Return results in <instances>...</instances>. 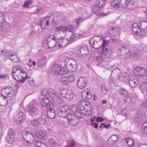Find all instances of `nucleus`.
<instances>
[{
	"instance_id": "1",
	"label": "nucleus",
	"mask_w": 147,
	"mask_h": 147,
	"mask_svg": "<svg viewBox=\"0 0 147 147\" xmlns=\"http://www.w3.org/2000/svg\"><path fill=\"white\" fill-rule=\"evenodd\" d=\"M79 110L82 114L89 116L91 115L92 106L90 102L82 100L79 102Z\"/></svg>"
},
{
	"instance_id": "2",
	"label": "nucleus",
	"mask_w": 147,
	"mask_h": 147,
	"mask_svg": "<svg viewBox=\"0 0 147 147\" xmlns=\"http://www.w3.org/2000/svg\"><path fill=\"white\" fill-rule=\"evenodd\" d=\"M65 68L68 71L74 72L77 67V62L73 59L67 58L64 61Z\"/></svg>"
},
{
	"instance_id": "3",
	"label": "nucleus",
	"mask_w": 147,
	"mask_h": 147,
	"mask_svg": "<svg viewBox=\"0 0 147 147\" xmlns=\"http://www.w3.org/2000/svg\"><path fill=\"white\" fill-rule=\"evenodd\" d=\"M82 115L79 113H78L77 114L72 115L71 113L69 116H68L67 119L68 122L69 124L73 125H77L79 122V119L82 118Z\"/></svg>"
},
{
	"instance_id": "4",
	"label": "nucleus",
	"mask_w": 147,
	"mask_h": 147,
	"mask_svg": "<svg viewBox=\"0 0 147 147\" xmlns=\"http://www.w3.org/2000/svg\"><path fill=\"white\" fill-rule=\"evenodd\" d=\"M120 4H122V7L130 10H132L137 7L136 1L132 0H120Z\"/></svg>"
},
{
	"instance_id": "5",
	"label": "nucleus",
	"mask_w": 147,
	"mask_h": 147,
	"mask_svg": "<svg viewBox=\"0 0 147 147\" xmlns=\"http://www.w3.org/2000/svg\"><path fill=\"white\" fill-rule=\"evenodd\" d=\"M57 38L53 35H50L46 39V43L48 46L50 48L55 47L57 48Z\"/></svg>"
},
{
	"instance_id": "6",
	"label": "nucleus",
	"mask_w": 147,
	"mask_h": 147,
	"mask_svg": "<svg viewBox=\"0 0 147 147\" xmlns=\"http://www.w3.org/2000/svg\"><path fill=\"white\" fill-rule=\"evenodd\" d=\"M46 19H47L45 24L46 29H48L49 27H51L53 24H56L58 20L57 17L53 14L48 15L46 16Z\"/></svg>"
},
{
	"instance_id": "7",
	"label": "nucleus",
	"mask_w": 147,
	"mask_h": 147,
	"mask_svg": "<svg viewBox=\"0 0 147 147\" xmlns=\"http://www.w3.org/2000/svg\"><path fill=\"white\" fill-rule=\"evenodd\" d=\"M22 138L27 143L30 144L34 143V136L31 133L28 131H24L22 134Z\"/></svg>"
},
{
	"instance_id": "8",
	"label": "nucleus",
	"mask_w": 147,
	"mask_h": 147,
	"mask_svg": "<svg viewBox=\"0 0 147 147\" xmlns=\"http://www.w3.org/2000/svg\"><path fill=\"white\" fill-rule=\"evenodd\" d=\"M71 113L68 107L67 106H62L59 109L58 114L60 116L63 117H66L67 118Z\"/></svg>"
},
{
	"instance_id": "9",
	"label": "nucleus",
	"mask_w": 147,
	"mask_h": 147,
	"mask_svg": "<svg viewBox=\"0 0 147 147\" xmlns=\"http://www.w3.org/2000/svg\"><path fill=\"white\" fill-rule=\"evenodd\" d=\"M106 1L105 0H97L95 3H94V7L92 8V14L93 12H97L100 11L101 8L105 5Z\"/></svg>"
},
{
	"instance_id": "10",
	"label": "nucleus",
	"mask_w": 147,
	"mask_h": 147,
	"mask_svg": "<svg viewBox=\"0 0 147 147\" xmlns=\"http://www.w3.org/2000/svg\"><path fill=\"white\" fill-rule=\"evenodd\" d=\"M77 53L79 56L85 58L89 54V50L87 47L82 46L77 49Z\"/></svg>"
},
{
	"instance_id": "11",
	"label": "nucleus",
	"mask_w": 147,
	"mask_h": 147,
	"mask_svg": "<svg viewBox=\"0 0 147 147\" xmlns=\"http://www.w3.org/2000/svg\"><path fill=\"white\" fill-rule=\"evenodd\" d=\"M60 93L63 97L69 100H72L74 96L73 93L69 90L66 89L62 90Z\"/></svg>"
},
{
	"instance_id": "12",
	"label": "nucleus",
	"mask_w": 147,
	"mask_h": 147,
	"mask_svg": "<svg viewBox=\"0 0 147 147\" xmlns=\"http://www.w3.org/2000/svg\"><path fill=\"white\" fill-rule=\"evenodd\" d=\"M29 114L31 116L37 115L38 113V109L36 104H32L29 105L27 108Z\"/></svg>"
},
{
	"instance_id": "13",
	"label": "nucleus",
	"mask_w": 147,
	"mask_h": 147,
	"mask_svg": "<svg viewBox=\"0 0 147 147\" xmlns=\"http://www.w3.org/2000/svg\"><path fill=\"white\" fill-rule=\"evenodd\" d=\"M133 73L136 76L144 77L147 74V70L142 67H137L134 69Z\"/></svg>"
},
{
	"instance_id": "14",
	"label": "nucleus",
	"mask_w": 147,
	"mask_h": 147,
	"mask_svg": "<svg viewBox=\"0 0 147 147\" xmlns=\"http://www.w3.org/2000/svg\"><path fill=\"white\" fill-rule=\"evenodd\" d=\"M49 96L51 99L56 103L60 104L62 102L61 97H60L58 94L55 91L50 92L49 94Z\"/></svg>"
},
{
	"instance_id": "15",
	"label": "nucleus",
	"mask_w": 147,
	"mask_h": 147,
	"mask_svg": "<svg viewBox=\"0 0 147 147\" xmlns=\"http://www.w3.org/2000/svg\"><path fill=\"white\" fill-rule=\"evenodd\" d=\"M53 70L57 74L63 75L67 73L64 67L59 64H56L53 67Z\"/></svg>"
},
{
	"instance_id": "16",
	"label": "nucleus",
	"mask_w": 147,
	"mask_h": 147,
	"mask_svg": "<svg viewBox=\"0 0 147 147\" xmlns=\"http://www.w3.org/2000/svg\"><path fill=\"white\" fill-rule=\"evenodd\" d=\"M87 84V80L84 77L80 78L77 82V87L80 89L84 88Z\"/></svg>"
},
{
	"instance_id": "17",
	"label": "nucleus",
	"mask_w": 147,
	"mask_h": 147,
	"mask_svg": "<svg viewBox=\"0 0 147 147\" xmlns=\"http://www.w3.org/2000/svg\"><path fill=\"white\" fill-rule=\"evenodd\" d=\"M118 51V53H121L123 55H125L126 57L127 58L129 57L131 54L130 49L129 48L125 46L120 47Z\"/></svg>"
},
{
	"instance_id": "18",
	"label": "nucleus",
	"mask_w": 147,
	"mask_h": 147,
	"mask_svg": "<svg viewBox=\"0 0 147 147\" xmlns=\"http://www.w3.org/2000/svg\"><path fill=\"white\" fill-rule=\"evenodd\" d=\"M109 39L108 40L104 39L103 41L102 44L101 46L102 48H105L108 45H111V44H114L116 42V40L115 39L112 38L109 36Z\"/></svg>"
},
{
	"instance_id": "19",
	"label": "nucleus",
	"mask_w": 147,
	"mask_h": 147,
	"mask_svg": "<svg viewBox=\"0 0 147 147\" xmlns=\"http://www.w3.org/2000/svg\"><path fill=\"white\" fill-rule=\"evenodd\" d=\"M51 98L50 97H47L46 96L43 97L41 100L42 102V105L43 106H47L49 107H51V105L53 104V102L51 100Z\"/></svg>"
},
{
	"instance_id": "20",
	"label": "nucleus",
	"mask_w": 147,
	"mask_h": 147,
	"mask_svg": "<svg viewBox=\"0 0 147 147\" xmlns=\"http://www.w3.org/2000/svg\"><path fill=\"white\" fill-rule=\"evenodd\" d=\"M57 48L63 47L65 46L68 43V40L65 38L59 39L57 38Z\"/></svg>"
},
{
	"instance_id": "21",
	"label": "nucleus",
	"mask_w": 147,
	"mask_h": 147,
	"mask_svg": "<svg viewBox=\"0 0 147 147\" xmlns=\"http://www.w3.org/2000/svg\"><path fill=\"white\" fill-rule=\"evenodd\" d=\"M132 30L137 35L142 34V30L140 28L139 24L134 23L132 24Z\"/></svg>"
},
{
	"instance_id": "22",
	"label": "nucleus",
	"mask_w": 147,
	"mask_h": 147,
	"mask_svg": "<svg viewBox=\"0 0 147 147\" xmlns=\"http://www.w3.org/2000/svg\"><path fill=\"white\" fill-rule=\"evenodd\" d=\"M4 57L7 59L9 58L12 61L15 62L16 61L17 57L14 54L12 53V52L8 51L6 52Z\"/></svg>"
},
{
	"instance_id": "23",
	"label": "nucleus",
	"mask_w": 147,
	"mask_h": 147,
	"mask_svg": "<svg viewBox=\"0 0 147 147\" xmlns=\"http://www.w3.org/2000/svg\"><path fill=\"white\" fill-rule=\"evenodd\" d=\"M79 107H78L75 105H72L70 107V112L71 113H73L72 115H76L78 113H80L81 114H82L79 110Z\"/></svg>"
},
{
	"instance_id": "24",
	"label": "nucleus",
	"mask_w": 147,
	"mask_h": 147,
	"mask_svg": "<svg viewBox=\"0 0 147 147\" xmlns=\"http://www.w3.org/2000/svg\"><path fill=\"white\" fill-rule=\"evenodd\" d=\"M25 76H22V74L16 75L13 77L14 79L16 81L20 82L23 83L27 79V76H26V74L25 73Z\"/></svg>"
},
{
	"instance_id": "25",
	"label": "nucleus",
	"mask_w": 147,
	"mask_h": 147,
	"mask_svg": "<svg viewBox=\"0 0 147 147\" xmlns=\"http://www.w3.org/2000/svg\"><path fill=\"white\" fill-rule=\"evenodd\" d=\"M119 30L118 27L113 26L109 28L108 32L110 34H111L112 36H115L117 35L119 32Z\"/></svg>"
},
{
	"instance_id": "26",
	"label": "nucleus",
	"mask_w": 147,
	"mask_h": 147,
	"mask_svg": "<svg viewBox=\"0 0 147 147\" xmlns=\"http://www.w3.org/2000/svg\"><path fill=\"white\" fill-rule=\"evenodd\" d=\"M49 109L47 111V114L48 117L51 119L54 118L56 115V111L50 107H49Z\"/></svg>"
},
{
	"instance_id": "27",
	"label": "nucleus",
	"mask_w": 147,
	"mask_h": 147,
	"mask_svg": "<svg viewBox=\"0 0 147 147\" xmlns=\"http://www.w3.org/2000/svg\"><path fill=\"white\" fill-rule=\"evenodd\" d=\"M82 96L83 99H89L92 97L91 93L89 90H86L82 92Z\"/></svg>"
},
{
	"instance_id": "28",
	"label": "nucleus",
	"mask_w": 147,
	"mask_h": 147,
	"mask_svg": "<svg viewBox=\"0 0 147 147\" xmlns=\"http://www.w3.org/2000/svg\"><path fill=\"white\" fill-rule=\"evenodd\" d=\"M24 114L23 112H21L18 113L16 115V117L17 118V123H19L22 122L24 119Z\"/></svg>"
},
{
	"instance_id": "29",
	"label": "nucleus",
	"mask_w": 147,
	"mask_h": 147,
	"mask_svg": "<svg viewBox=\"0 0 147 147\" xmlns=\"http://www.w3.org/2000/svg\"><path fill=\"white\" fill-rule=\"evenodd\" d=\"M1 94L3 98L1 99L0 105L3 106H6L9 102H10V100H8V98H7V97L5 96L4 95H3L2 93Z\"/></svg>"
},
{
	"instance_id": "30",
	"label": "nucleus",
	"mask_w": 147,
	"mask_h": 147,
	"mask_svg": "<svg viewBox=\"0 0 147 147\" xmlns=\"http://www.w3.org/2000/svg\"><path fill=\"white\" fill-rule=\"evenodd\" d=\"M46 133L44 131H39L37 132L36 134V137L40 139H45Z\"/></svg>"
},
{
	"instance_id": "31",
	"label": "nucleus",
	"mask_w": 147,
	"mask_h": 147,
	"mask_svg": "<svg viewBox=\"0 0 147 147\" xmlns=\"http://www.w3.org/2000/svg\"><path fill=\"white\" fill-rule=\"evenodd\" d=\"M142 32H146L147 31V22L146 21H141L139 24Z\"/></svg>"
},
{
	"instance_id": "32",
	"label": "nucleus",
	"mask_w": 147,
	"mask_h": 147,
	"mask_svg": "<svg viewBox=\"0 0 147 147\" xmlns=\"http://www.w3.org/2000/svg\"><path fill=\"white\" fill-rule=\"evenodd\" d=\"M25 71L23 70H20V68H17L16 69V71H13L12 74V75L13 77H15V76L16 75L22 74V73L24 75Z\"/></svg>"
},
{
	"instance_id": "33",
	"label": "nucleus",
	"mask_w": 147,
	"mask_h": 147,
	"mask_svg": "<svg viewBox=\"0 0 147 147\" xmlns=\"http://www.w3.org/2000/svg\"><path fill=\"white\" fill-rule=\"evenodd\" d=\"M47 19H46V17L44 18H42L40 19L38 23L40 26V28L42 29L46 28V23L47 22Z\"/></svg>"
},
{
	"instance_id": "34",
	"label": "nucleus",
	"mask_w": 147,
	"mask_h": 147,
	"mask_svg": "<svg viewBox=\"0 0 147 147\" xmlns=\"http://www.w3.org/2000/svg\"><path fill=\"white\" fill-rule=\"evenodd\" d=\"M103 52V54L106 57V58L108 57L111 54V50L108 49L107 48H102Z\"/></svg>"
},
{
	"instance_id": "35",
	"label": "nucleus",
	"mask_w": 147,
	"mask_h": 147,
	"mask_svg": "<svg viewBox=\"0 0 147 147\" xmlns=\"http://www.w3.org/2000/svg\"><path fill=\"white\" fill-rule=\"evenodd\" d=\"M34 25L32 27V29L34 32L36 33L38 31H41V30L40 29L42 30V29L40 28V26L38 23H34Z\"/></svg>"
},
{
	"instance_id": "36",
	"label": "nucleus",
	"mask_w": 147,
	"mask_h": 147,
	"mask_svg": "<svg viewBox=\"0 0 147 147\" xmlns=\"http://www.w3.org/2000/svg\"><path fill=\"white\" fill-rule=\"evenodd\" d=\"M4 14L1 13H0V23H1V27L5 26L7 23V22L4 19Z\"/></svg>"
},
{
	"instance_id": "37",
	"label": "nucleus",
	"mask_w": 147,
	"mask_h": 147,
	"mask_svg": "<svg viewBox=\"0 0 147 147\" xmlns=\"http://www.w3.org/2000/svg\"><path fill=\"white\" fill-rule=\"evenodd\" d=\"M121 73L120 70L118 68H116L113 70L111 73V75H113L114 74H115L117 76V79L118 82L120 80V76H119V74Z\"/></svg>"
},
{
	"instance_id": "38",
	"label": "nucleus",
	"mask_w": 147,
	"mask_h": 147,
	"mask_svg": "<svg viewBox=\"0 0 147 147\" xmlns=\"http://www.w3.org/2000/svg\"><path fill=\"white\" fill-rule=\"evenodd\" d=\"M133 79H130L129 81V83L130 87L132 88H134L136 87L138 84L139 83V82Z\"/></svg>"
},
{
	"instance_id": "39",
	"label": "nucleus",
	"mask_w": 147,
	"mask_h": 147,
	"mask_svg": "<svg viewBox=\"0 0 147 147\" xmlns=\"http://www.w3.org/2000/svg\"><path fill=\"white\" fill-rule=\"evenodd\" d=\"M74 32L75 34L76 37L78 38H82L86 34V33L82 30H79L78 31Z\"/></svg>"
},
{
	"instance_id": "40",
	"label": "nucleus",
	"mask_w": 147,
	"mask_h": 147,
	"mask_svg": "<svg viewBox=\"0 0 147 147\" xmlns=\"http://www.w3.org/2000/svg\"><path fill=\"white\" fill-rule=\"evenodd\" d=\"M128 145L130 146H133L135 144V142L132 138H129L125 139Z\"/></svg>"
},
{
	"instance_id": "41",
	"label": "nucleus",
	"mask_w": 147,
	"mask_h": 147,
	"mask_svg": "<svg viewBox=\"0 0 147 147\" xmlns=\"http://www.w3.org/2000/svg\"><path fill=\"white\" fill-rule=\"evenodd\" d=\"M36 147H48V145L40 141H37L36 143Z\"/></svg>"
},
{
	"instance_id": "42",
	"label": "nucleus",
	"mask_w": 147,
	"mask_h": 147,
	"mask_svg": "<svg viewBox=\"0 0 147 147\" xmlns=\"http://www.w3.org/2000/svg\"><path fill=\"white\" fill-rule=\"evenodd\" d=\"M67 147H73L76 144L75 141L73 139H70L67 141Z\"/></svg>"
},
{
	"instance_id": "43",
	"label": "nucleus",
	"mask_w": 147,
	"mask_h": 147,
	"mask_svg": "<svg viewBox=\"0 0 147 147\" xmlns=\"http://www.w3.org/2000/svg\"><path fill=\"white\" fill-rule=\"evenodd\" d=\"M77 37H76L75 34L74 32L73 33L72 35L70 37L69 40H68V43L69 44L74 42L76 40V38Z\"/></svg>"
},
{
	"instance_id": "44",
	"label": "nucleus",
	"mask_w": 147,
	"mask_h": 147,
	"mask_svg": "<svg viewBox=\"0 0 147 147\" xmlns=\"http://www.w3.org/2000/svg\"><path fill=\"white\" fill-rule=\"evenodd\" d=\"M14 138L13 135H7L6 137L7 141L9 143L11 144L13 141Z\"/></svg>"
},
{
	"instance_id": "45",
	"label": "nucleus",
	"mask_w": 147,
	"mask_h": 147,
	"mask_svg": "<svg viewBox=\"0 0 147 147\" xmlns=\"http://www.w3.org/2000/svg\"><path fill=\"white\" fill-rule=\"evenodd\" d=\"M33 2V0H27L24 2L23 7L25 8L28 7H29V5L31 4Z\"/></svg>"
},
{
	"instance_id": "46",
	"label": "nucleus",
	"mask_w": 147,
	"mask_h": 147,
	"mask_svg": "<svg viewBox=\"0 0 147 147\" xmlns=\"http://www.w3.org/2000/svg\"><path fill=\"white\" fill-rule=\"evenodd\" d=\"M120 93V94L124 97H126L127 96V92L126 90L124 89H121Z\"/></svg>"
},
{
	"instance_id": "47",
	"label": "nucleus",
	"mask_w": 147,
	"mask_h": 147,
	"mask_svg": "<svg viewBox=\"0 0 147 147\" xmlns=\"http://www.w3.org/2000/svg\"><path fill=\"white\" fill-rule=\"evenodd\" d=\"M118 1L117 0H115L111 2V5L114 7H118L120 5L122 4H120V1L119 3H118Z\"/></svg>"
},
{
	"instance_id": "48",
	"label": "nucleus",
	"mask_w": 147,
	"mask_h": 147,
	"mask_svg": "<svg viewBox=\"0 0 147 147\" xmlns=\"http://www.w3.org/2000/svg\"><path fill=\"white\" fill-rule=\"evenodd\" d=\"M49 142L51 144V146L53 147H56L58 144L53 139H49L48 140Z\"/></svg>"
},
{
	"instance_id": "49",
	"label": "nucleus",
	"mask_w": 147,
	"mask_h": 147,
	"mask_svg": "<svg viewBox=\"0 0 147 147\" xmlns=\"http://www.w3.org/2000/svg\"><path fill=\"white\" fill-rule=\"evenodd\" d=\"M60 80L62 83L64 84H66L69 83L67 77L63 76L60 79Z\"/></svg>"
},
{
	"instance_id": "50",
	"label": "nucleus",
	"mask_w": 147,
	"mask_h": 147,
	"mask_svg": "<svg viewBox=\"0 0 147 147\" xmlns=\"http://www.w3.org/2000/svg\"><path fill=\"white\" fill-rule=\"evenodd\" d=\"M85 20L83 18L80 17L78 19H76L75 20V22L78 26L79 25L80 23L82 22Z\"/></svg>"
},
{
	"instance_id": "51",
	"label": "nucleus",
	"mask_w": 147,
	"mask_h": 147,
	"mask_svg": "<svg viewBox=\"0 0 147 147\" xmlns=\"http://www.w3.org/2000/svg\"><path fill=\"white\" fill-rule=\"evenodd\" d=\"M65 26L63 25H60L56 28V30L58 31H62L64 32H65Z\"/></svg>"
},
{
	"instance_id": "52",
	"label": "nucleus",
	"mask_w": 147,
	"mask_h": 147,
	"mask_svg": "<svg viewBox=\"0 0 147 147\" xmlns=\"http://www.w3.org/2000/svg\"><path fill=\"white\" fill-rule=\"evenodd\" d=\"M46 63V62H45L43 60L41 59L38 60L37 65L38 67H41L44 65Z\"/></svg>"
},
{
	"instance_id": "53",
	"label": "nucleus",
	"mask_w": 147,
	"mask_h": 147,
	"mask_svg": "<svg viewBox=\"0 0 147 147\" xmlns=\"http://www.w3.org/2000/svg\"><path fill=\"white\" fill-rule=\"evenodd\" d=\"M65 32L67 31L72 32L73 30V26L71 25H69L67 27H65Z\"/></svg>"
},
{
	"instance_id": "54",
	"label": "nucleus",
	"mask_w": 147,
	"mask_h": 147,
	"mask_svg": "<svg viewBox=\"0 0 147 147\" xmlns=\"http://www.w3.org/2000/svg\"><path fill=\"white\" fill-rule=\"evenodd\" d=\"M39 123L37 119H33L31 121V124L34 126H35Z\"/></svg>"
},
{
	"instance_id": "55",
	"label": "nucleus",
	"mask_w": 147,
	"mask_h": 147,
	"mask_svg": "<svg viewBox=\"0 0 147 147\" xmlns=\"http://www.w3.org/2000/svg\"><path fill=\"white\" fill-rule=\"evenodd\" d=\"M28 79V82L29 84L31 86L34 85V82L33 79L31 77H27V79Z\"/></svg>"
},
{
	"instance_id": "56",
	"label": "nucleus",
	"mask_w": 147,
	"mask_h": 147,
	"mask_svg": "<svg viewBox=\"0 0 147 147\" xmlns=\"http://www.w3.org/2000/svg\"><path fill=\"white\" fill-rule=\"evenodd\" d=\"M69 83L74 81L75 77L73 75H70L67 77Z\"/></svg>"
},
{
	"instance_id": "57",
	"label": "nucleus",
	"mask_w": 147,
	"mask_h": 147,
	"mask_svg": "<svg viewBox=\"0 0 147 147\" xmlns=\"http://www.w3.org/2000/svg\"><path fill=\"white\" fill-rule=\"evenodd\" d=\"M94 40L93 42V44L94 45H95V43H96V44L97 43V42H98L100 40V38L99 36H95L94 37Z\"/></svg>"
},
{
	"instance_id": "58",
	"label": "nucleus",
	"mask_w": 147,
	"mask_h": 147,
	"mask_svg": "<svg viewBox=\"0 0 147 147\" xmlns=\"http://www.w3.org/2000/svg\"><path fill=\"white\" fill-rule=\"evenodd\" d=\"M143 107L147 109V100H143L141 104Z\"/></svg>"
},
{
	"instance_id": "59",
	"label": "nucleus",
	"mask_w": 147,
	"mask_h": 147,
	"mask_svg": "<svg viewBox=\"0 0 147 147\" xmlns=\"http://www.w3.org/2000/svg\"><path fill=\"white\" fill-rule=\"evenodd\" d=\"M140 50L144 51L147 52V46L144 45H141Z\"/></svg>"
},
{
	"instance_id": "60",
	"label": "nucleus",
	"mask_w": 147,
	"mask_h": 147,
	"mask_svg": "<svg viewBox=\"0 0 147 147\" xmlns=\"http://www.w3.org/2000/svg\"><path fill=\"white\" fill-rule=\"evenodd\" d=\"M47 117L45 115H42L41 116V119L42 120V121L43 122V123H47Z\"/></svg>"
},
{
	"instance_id": "61",
	"label": "nucleus",
	"mask_w": 147,
	"mask_h": 147,
	"mask_svg": "<svg viewBox=\"0 0 147 147\" xmlns=\"http://www.w3.org/2000/svg\"><path fill=\"white\" fill-rule=\"evenodd\" d=\"M111 138L112 141L115 142L117 140L118 137L116 135H113L111 136Z\"/></svg>"
},
{
	"instance_id": "62",
	"label": "nucleus",
	"mask_w": 147,
	"mask_h": 147,
	"mask_svg": "<svg viewBox=\"0 0 147 147\" xmlns=\"http://www.w3.org/2000/svg\"><path fill=\"white\" fill-rule=\"evenodd\" d=\"M48 91L46 88L43 89L41 92V94L42 96H44L47 94Z\"/></svg>"
},
{
	"instance_id": "63",
	"label": "nucleus",
	"mask_w": 147,
	"mask_h": 147,
	"mask_svg": "<svg viewBox=\"0 0 147 147\" xmlns=\"http://www.w3.org/2000/svg\"><path fill=\"white\" fill-rule=\"evenodd\" d=\"M92 59H89L88 61L86 62V65L89 67L91 68L92 66Z\"/></svg>"
},
{
	"instance_id": "64",
	"label": "nucleus",
	"mask_w": 147,
	"mask_h": 147,
	"mask_svg": "<svg viewBox=\"0 0 147 147\" xmlns=\"http://www.w3.org/2000/svg\"><path fill=\"white\" fill-rule=\"evenodd\" d=\"M142 127L143 128V130L145 129L146 130V128H147V121H144L142 125Z\"/></svg>"
}]
</instances>
